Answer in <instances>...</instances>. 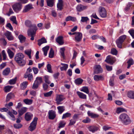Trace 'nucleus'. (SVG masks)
<instances>
[{"instance_id":"obj_1","label":"nucleus","mask_w":134,"mask_h":134,"mask_svg":"<svg viewBox=\"0 0 134 134\" xmlns=\"http://www.w3.org/2000/svg\"><path fill=\"white\" fill-rule=\"evenodd\" d=\"M119 118L120 120L124 124L128 125L131 122L129 117L125 113L121 114L119 117Z\"/></svg>"},{"instance_id":"obj_2","label":"nucleus","mask_w":134,"mask_h":134,"mask_svg":"<svg viewBox=\"0 0 134 134\" xmlns=\"http://www.w3.org/2000/svg\"><path fill=\"white\" fill-rule=\"evenodd\" d=\"M126 37V35H123L120 37L118 39L116 40V42L118 47L119 48H122V43Z\"/></svg>"},{"instance_id":"obj_3","label":"nucleus","mask_w":134,"mask_h":134,"mask_svg":"<svg viewBox=\"0 0 134 134\" xmlns=\"http://www.w3.org/2000/svg\"><path fill=\"white\" fill-rule=\"evenodd\" d=\"M22 4L20 2H17L14 4L12 6L14 11L16 13H18L22 9Z\"/></svg>"},{"instance_id":"obj_4","label":"nucleus","mask_w":134,"mask_h":134,"mask_svg":"<svg viewBox=\"0 0 134 134\" xmlns=\"http://www.w3.org/2000/svg\"><path fill=\"white\" fill-rule=\"evenodd\" d=\"M116 61L115 57L110 55L108 56L105 60V62L111 65H113Z\"/></svg>"},{"instance_id":"obj_5","label":"nucleus","mask_w":134,"mask_h":134,"mask_svg":"<svg viewBox=\"0 0 134 134\" xmlns=\"http://www.w3.org/2000/svg\"><path fill=\"white\" fill-rule=\"evenodd\" d=\"M37 30V29L35 30H32L31 29H29L27 31L28 35L29 37H31L30 39L32 41H33L34 40V37L35 36Z\"/></svg>"},{"instance_id":"obj_6","label":"nucleus","mask_w":134,"mask_h":134,"mask_svg":"<svg viewBox=\"0 0 134 134\" xmlns=\"http://www.w3.org/2000/svg\"><path fill=\"white\" fill-rule=\"evenodd\" d=\"M38 118L35 117L34 118L32 122L31 123L30 126L29 127V130L31 131H32L36 128L37 124V122Z\"/></svg>"},{"instance_id":"obj_7","label":"nucleus","mask_w":134,"mask_h":134,"mask_svg":"<svg viewBox=\"0 0 134 134\" xmlns=\"http://www.w3.org/2000/svg\"><path fill=\"white\" fill-rule=\"evenodd\" d=\"M25 24L27 27H29V29L35 30L37 29V27L35 25H32L31 22L29 20H26L25 22Z\"/></svg>"},{"instance_id":"obj_8","label":"nucleus","mask_w":134,"mask_h":134,"mask_svg":"<svg viewBox=\"0 0 134 134\" xmlns=\"http://www.w3.org/2000/svg\"><path fill=\"white\" fill-rule=\"evenodd\" d=\"M99 13L100 16L102 18H105L107 16V12L105 9L102 7L99 8Z\"/></svg>"},{"instance_id":"obj_9","label":"nucleus","mask_w":134,"mask_h":134,"mask_svg":"<svg viewBox=\"0 0 134 134\" xmlns=\"http://www.w3.org/2000/svg\"><path fill=\"white\" fill-rule=\"evenodd\" d=\"M102 69L99 65H95L94 67V72L96 74H98L101 73Z\"/></svg>"},{"instance_id":"obj_10","label":"nucleus","mask_w":134,"mask_h":134,"mask_svg":"<svg viewBox=\"0 0 134 134\" xmlns=\"http://www.w3.org/2000/svg\"><path fill=\"white\" fill-rule=\"evenodd\" d=\"M24 57V54L21 53H18L15 55L14 57V60L16 62L20 61L23 59Z\"/></svg>"},{"instance_id":"obj_11","label":"nucleus","mask_w":134,"mask_h":134,"mask_svg":"<svg viewBox=\"0 0 134 134\" xmlns=\"http://www.w3.org/2000/svg\"><path fill=\"white\" fill-rule=\"evenodd\" d=\"M48 114L49 118L51 120L54 119L56 116L55 112L53 110H49L48 112Z\"/></svg>"},{"instance_id":"obj_12","label":"nucleus","mask_w":134,"mask_h":134,"mask_svg":"<svg viewBox=\"0 0 134 134\" xmlns=\"http://www.w3.org/2000/svg\"><path fill=\"white\" fill-rule=\"evenodd\" d=\"M33 8V5L32 4H29L25 6L23 12V13L27 12Z\"/></svg>"},{"instance_id":"obj_13","label":"nucleus","mask_w":134,"mask_h":134,"mask_svg":"<svg viewBox=\"0 0 134 134\" xmlns=\"http://www.w3.org/2000/svg\"><path fill=\"white\" fill-rule=\"evenodd\" d=\"M4 34L8 40L11 41L13 40L14 38L10 32L7 31L4 33Z\"/></svg>"},{"instance_id":"obj_14","label":"nucleus","mask_w":134,"mask_h":134,"mask_svg":"<svg viewBox=\"0 0 134 134\" xmlns=\"http://www.w3.org/2000/svg\"><path fill=\"white\" fill-rule=\"evenodd\" d=\"M82 38V34L81 32H77L75 36V39L76 41L79 42L80 41Z\"/></svg>"},{"instance_id":"obj_15","label":"nucleus","mask_w":134,"mask_h":134,"mask_svg":"<svg viewBox=\"0 0 134 134\" xmlns=\"http://www.w3.org/2000/svg\"><path fill=\"white\" fill-rule=\"evenodd\" d=\"M33 115L30 112H27L25 114V118L26 120L29 121L31 120L32 117Z\"/></svg>"},{"instance_id":"obj_16","label":"nucleus","mask_w":134,"mask_h":134,"mask_svg":"<svg viewBox=\"0 0 134 134\" xmlns=\"http://www.w3.org/2000/svg\"><path fill=\"white\" fill-rule=\"evenodd\" d=\"M27 108L24 107L22 108L20 110H19L18 111L19 117H20V116L27 111Z\"/></svg>"},{"instance_id":"obj_17","label":"nucleus","mask_w":134,"mask_h":134,"mask_svg":"<svg viewBox=\"0 0 134 134\" xmlns=\"http://www.w3.org/2000/svg\"><path fill=\"white\" fill-rule=\"evenodd\" d=\"M64 98L63 96L62 95H57L56 98V101L58 105H59L60 104V102L63 101Z\"/></svg>"},{"instance_id":"obj_18","label":"nucleus","mask_w":134,"mask_h":134,"mask_svg":"<svg viewBox=\"0 0 134 134\" xmlns=\"http://www.w3.org/2000/svg\"><path fill=\"white\" fill-rule=\"evenodd\" d=\"M56 42L60 45H62L64 44V42L63 40V37L62 36H59L56 39Z\"/></svg>"},{"instance_id":"obj_19","label":"nucleus","mask_w":134,"mask_h":134,"mask_svg":"<svg viewBox=\"0 0 134 134\" xmlns=\"http://www.w3.org/2000/svg\"><path fill=\"white\" fill-rule=\"evenodd\" d=\"M87 6L79 4L77 6L76 8L77 11L81 12L84 9H86L87 8Z\"/></svg>"},{"instance_id":"obj_20","label":"nucleus","mask_w":134,"mask_h":134,"mask_svg":"<svg viewBox=\"0 0 134 134\" xmlns=\"http://www.w3.org/2000/svg\"><path fill=\"white\" fill-rule=\"evenodd\" d=\"M63 1L62 0H59L57 4L58 9L61 10L63 9Z\"/></svg>"},{"instance_id":"obj_21","label":"nucleus","mask_w":134,"mask_h":134,"mask_svg":"<svg viewBox=\"0 0 134 134\" xmlns=\"http://www.w3.org/2000/svg\"><path fill=\"white\" fill-rule=\"evenodd\" d=\"M87 114L89 116H91L92 118H95L99 116V115L97 114L91 113L90 111L87 112Z\"/></svg>"},{"instance_id":"obj_22","label":"nucleus","mask_w":134,"mask_h":134,"mask_svg":"<svg viewBox=\"0 0 134 134\" xmlns=\"http://www.w3.org/2000/svg\"><path fill=\"white\" fill-rule=\"evenodd\" d=\"M37 41L38 42V44L39 46H40L43 43H46L47 42L46 39L44 37H42L41 39L38 40Z\"/></svg>"},{"instance_id":"obj_23","label":"nucleus","mask_w":134,"mask_h":134,"mask_svg":"<svg viewBox=\"0 0 134 134\" xmlns=\"http://www.w3.org/2000/svg\"><path fill=\"white\" fill-rule=\"evenodd\" d=\"M76 20V19L75 17H72L71 16H69L67 17L65 19V21H75Z\"/></svg>"},{"instance_id":"obj_24","label":"nucleus","mask_w":134,"mask_h":134,"mask_svg":"<svg viewBox=\"0 0 134 134\" xmlns=\"http://www.w3.org/2000/svg\"><path fill=\"white\" fill-rule=\"evenodd\" d=\"M14 97V96L12 93H10L8 94L6 97V101L7 102L9 101V100Z\"/></svg>"},{"instance_id":"obj_25","label":"nucleus","mask_w":134,"mask_h":134,"mask_svg":"<svg viewBox=\"0 0 134 134\" xmlns=\"http://www.w3.org/2000/svg\"><path fill=\"white\" fill-rule=\"evenodd\" d=\"M127 63L128 64V66L127 68L128 69H129L130 68L131 65L133 64L134 61L132 58H131L127 61Z\"/></svg>"},{"instance_id":"obj_26","label":"nucleus","mask_w":134,"mask_h":134,"mask_svg":"<svg viewBox=\"0 0 134 134\" xmlns=\"http://www.w3.org/2000/svg\"><path fill=\"white\" fill-rule=\"evenodd\" d=\"M77 93L80 98L82 99H86V95L82 93L79 92H77Z\"/></svg>"},{"instance_id":"obj_27","label":"nucleus","mask_w":134,"mask_h":134,"mask_svg":"<svg viewBox=\"0 0 134 134\" xmlns=\"http://www.w3.org/2000/svg\"><path fill=\"white\" fill-rule=\"evenodd\" d=\"M57 108L58 110V113L60 114H61L65 110V107L64 106H59L57 107Z\"/></svg>"},{"instance_id":"obj_28","label":"nucleus","mask_w":134,"mask_h":134,"mask_svg":"<svg viewBox=\"0 0 134 134\" xmlns=\"http://www.w3.org/2000/svg\"><path fill=\"white\" fill-rule=\"evenodd\" d=\"M88 129L90 131L94 132L97 130L98 128L95 126H90L88 128Z\"/></svg>"},{"instance_id":"obj_29","label":"nucleus","mask_w":134,"mask_h":134,"mask_svg":"<svg viewBox=\"0 0 134 134\" xmlns=\"http://www.w3.org/2000/svg\"><path fill=\"white\" fill-rule=\"evenodd\" d=\"M61 64L62 66L60 67V69L61 71L63 70L66 71L68 67V64L61 63Z\"/></svg>"},{"instance_id":"obj_30","label":"nucleus","mask_w":134,"mask_h":134,"mask_svg":"<svg viewBox=\"0 0 134 134\" xmlns=\"http://www.w3.org/2000/svg\"><path fill=\"white\" fill-rule=\"evenodd\" d=\"M20 66H23L26 63V60L23 59L16 62Z\"/></svg>"},{"instance_id":"obj_31","label":"nucleus","mask_w":134,"mask_h":134,"mask_svg":"<svg viewBox=\"0 0 134 134\" xmlns=\"http://www.w3.org/2000/svg\"><path fill=\"white\" fill-rule=\"evenodd\" d=\"M24 77L25 78L28 77V80L30 81L32 80L33 79V76L32 74H25Z\"/></svg>"},{"instance_id":"obj_32","label":"nucleus","mask_w":134,"mask_h":134,"mask_svg":"<svg viewBox=\"0 0 134 134\" xmlns=\"http://www.w3.org/2000/svg\"><path fill=\"white\" fill-rule=\"evenodd\" d=\"M28 84V82L27 81H24L20 85V87L22 90H24L25 89Z\"/></svg>"},{"instance_id":"obj_33","label":"nucleus","mask_w":134,"mask_h":134,"mask_svg":"<svg viewBox=\"0 0 134 134\" xmlns=\"http://www.w3.org/2000/svg\"><path fill=\"white\" fill-rule=\"evenodd\" d=\"M18 38L21 43L24 42L25 41L26 39V37L21 35H19Z\"/></svg>"},{"instance_id":"obj_34","label":"nucleus","mask_w":134,"mask_h":134,"mask_svg":"<svg viewBox=\"0 0 134 134\" xmlns=\"http://www.w3.org/2000/svg\"><path fill=\"white\" fill-rule=\"evenodd\" d=\"M83 81V80L79 78L75 80V82L76 85H79L82 83Z\"/></svg>"},{"instance_id":"obj_35","label":"nucleus","mask_w":134,"mask_h":134,"mask_svg":"<svg viewBox=\"0 0 134 134\" xmlns=\"http://www.w3.org/2000/svg\"><path fill=\"white\" fill-rule=\"evenodd\" d=\"M23 102L26 104L30 105L32 103L33 100L31 99H26L24 100Z\"/></svg>"},{"instance_id":"obj_36","label":"nucleus","mask_w":134,"mask_h":134,"mask_svg":"<svg viewBox=\"0 0 134 134\" xmlns=\"http://www.w3.org/2000/svg\"><path fill=\"white\" fill-rule=\"evenodd\" d=\"M81 91L87 94L89 93V91L88 87L87 86L83 87L81 90Z\"/></svg>"},{"instance_id":"obj_37","label":"nucleus","mask_w":134,"mask_h":134,"mask_svg":"<svg viewBox=\"0 0 134 134\" xmlns=\"http://www.w3.org/2000/svg\"><path fill=\"white\" fill-rule=\"evenodd\" d=\"M49 46H46L42 48V50L44 53V55L45 56L47 55V52L49 49Z\"/></svg>"},{"instance_id":"obj_38","label":"nucleus","mask_w":134,"mask_h":134,"mask_svg":"<svg viewBox=\"0 0 134 134\" xmlns=\"http://www.w3.org/2000/svg\"><path fill=\"white\" fill-rule=\"evenodd\" d=\"M10 72V69L9 68L5 69L3 71V74L4 75H7Z\"/></svg>"},{"instance_id":"obj_39","label":"nucleus","mask_w":134,"mask_h":134,"mask_svg":"<svg viewBox=\"0 0 134 134\" xmlns=\"http://www.w3.org/2000/svg\"><path fill=\"white\" fill-rule=\"evenodd\" d=\"M35 82L39 85L42 82V78L41 77H37Z\"/></svg>"},{"instance_id":"obj_40","label":"nucleus","mask_w":134,"mask_h":134,"mask_svg":"<svg viewBox=\"0 0 134 134\" xmlns=\"http://www.w3.org/2000/svg\"><path fill=\"white\" fill-rule=\"evenodd\" d=\"M94 80L96 81H98L99 80L103 79V78L102 76L96 75L94 76Z\"/></svg>"},{"instance_id":"obj_41","label":"nucleus","mask_w":134,"mask_h":134,"mask_svg":"<svg viewBox=\"0 0 134 134\" xmlns=\"http://www.w3.org/2000/svg\"><path fill=\"white\" fill-rule=\"evenodd\" d=\"M126 111V110L124 108H122L120 107L118 108L117 109L116 112L118 114H119L121 112Z\"/></svg>"},{"instance_id":"obj_42","label":"nucleus","mask_w":134,"mask_h":134,"mask_svg":"<svg viewBox=\"0 0 134 134\" xmlns=\"http://www.w3.org/2000/svg\"><path fill=\"white\" fill-rule=\"evenodd\" d=\"M47 1L48 6L51 7L53 6L54 4L53 0H47Z\"/></svg>"},{"instance_id":"obj_43","label":"nucleus","mask_w":134,"mask_h":134,"mask_svg":"<svg viewBox=\"0 0 134 134\" xmlns=\"http://www.w3.org/2000/svg\"><path fill=\"white\" fill-rule=\"evenodd\" d=\"M7 52L10 58H12L14 56V53L10 49H9L8 50Z\"/></svg>"},{"instance_id":"obj_44","label":"nucleus","mask_w":134,"mask_h":134,"mask_svg":"<svg viewBox=\"0 0 134 134\" xmlns=\"http://www.w3.org/2000/svg\"><path fill=\"white\" fill-rule=\"evenodd\" d=\"M71 114L69 113H66L64 114L62 117V119H63L66 118H68L71 117Z\"/></svg>"},{"instance_id":"obj_45","label":"nucleus","mask_w":134,"mask_h":134,"mask_svg":"<svg viewBox=\"0 0 134 134\" xmlns=\"http://www.w3.org/2000/svg\"><path fill=\"white\" fill-rule=\"evenodd\" d=\"M133 91H130L128 92L127 93V96L130 98L132 99V98H133V97L134 93Z\"/></svg>"},{"instance_id":"obj_46","label":"nucleus","mask_w":134,"mask_h":134,"mask_svg":"<svg viewBox=\"0 0 134 134\" xmlns=\"http://www.w3.org/2000/svg\"><path fill=\"white\" fill-rule=\"evenodd\" d=\"M54 55V51L52 49V48H51L49 51V57L50 58H52L53 57Z\"/></svg>"},{"instance_id":"obj_47","label":"nucleus","mask_w":134,"mask_h":134,"mask_svg":"<svg viewBox=\"0 0 134 134\" xmlns=\"http://www.w3.org/2000/svg\"><path fill=\"white\" fill-rule=\"evenodd\" d=\"M10 20L12 21L13 23L16 25L18 24L16 20V17L15 16H12L10 18Z\"/></svg>"},{"instance_id":"obj_48","label":"nucleus","mask_w":134,"mask_h":134,"mask_svg":"<svg viewBox=\"0 0 134 134\" xmlns=\"http://www.w3.org/2000/svg\"><path fill=\"white\" fill-rule=\"evenodd\" d=\"M52 91H51L48 92L44 93V96L45 97H50L52 94Z\"/></svg>"},{"instance_id":"obj_49","label":"nucleus","mask_w":134,"mask_h":134,"mask_svg":"<svg viewBox=\"0 0 134 134\" xmlns=\"http://www.w3.org/2000/svg\"><path fill=\"white\" fill-rule=\"evenodd\" d=\"M111 53L112 54L116 55L117 54L118 51L115 48H113L111 50Z\"/></svg>"},{"instance_id":"obj_50","label":"nucleus","mask_w":134,"mask_h":134,"mask_svg":"<svg viewBox=\"0 0 134 134\" xmlns=\"http://www.w3.org/2000/svg\"><path fill=\"white\" fill-rule=\"evenodd\" d=\"M12 87V86H5V92H9Z\"/></svg>"},{"instance_id":"obj_51","label":"nucleus","mask_w":134,"mask_h":134,"mask_svg":"<svg viewBox=\"0 0 134 134\" xmlns=\"http://www.w3.org/2000/svg\"><path fill=\"white\" fill-rule=\"evenodd\" d=\"M65 49L64 48H62L60 49V53H61V55L63 57V58H65L64 51Z\"/></svg>"},{"instance_id":"obj_52","label":"nucleus","mask_w":134,"mask_h":134,"mask_svg":"<svg viewBox=\"0 0 134 134\" xmlns=\"http://www.w3.org/2000/svg\"><path fill=\"white\" fill-rule=\"evenodd\" d=\"M65 123L64 121H61L59 123L58 128L60 129L64 127L65 126Z\"/></svg>"},{"instance_id":"obj_53","label":"nucleus","mask_w":134,"mask_h":134,"mask_svg":"<svg viewBox=\"0 0 134 134\" xmlns=\"http://www.w3.org/2000/svg\"><path fill=\"white\" fill-rule=\"evenodd\" d=\"M91 119L88 117H86L85 119L82 120V122L84 123H88L90 122Z\"/></svg>"},{"instance_id":"obj_54","label":"nucleus","mask_w":134,"mask_h":134,"mask_svg":"<svg viewBox=\"0 0 134 134\" xmlns=\"http://www.w3.org/2000/svg\"><path fill=\"white\" fill-rule=\"evenodd\" d=\"M44 80L48 84H49L51 82L49 80V77L48 76H44Z\"/></svg>"},{"instance_id":"obj_55","label":"nucleus","mask_w":134,"mask_h":134,"mask_svg":"<svg viewBox=\"0 0 134 134\" xmlns=\"http://www.w3.org/2000/svg\"><path fill=\"white\" fill-rule=\"evenodd\" d=\"M39 85V84L35 82L32 87V88L34 90L37 88L38 87Z\"/></svg>"},{"instance_id":"obj_56","label":"nucleus","mask_w":134,"mask_h":134,"mask_svg":"<svg viewBox=\"0 0 134 134\" xmlns=\"http://www.w3.org/2000/svg\"><path fill=\"white\" fill-rule=\"evenodd\" d=\"M47 68L48 71L50 73H52V71L51 69V65L50 64H48L47 65Z\"/></svg>"},{"instance_id":"obj_57","label":"nucleus","mask_w":134,"mask_h":134,"mask_svg":"<svg viewBox=\"0 0 134 134\" xmlns=\"http://www.w3.org/2000/svg\"><path fill=\"white\" fill-rule=\"evenodd\" d=\"M89 19L87 17L82 16L81 17V21L82 22H84L87 21Z\"/></svg>"},{"instance_id":"obj_58","label":"nucleus","mask_w":134,"mask_h":134,"mask_svg":"<svg viewBox=\"0 0 134 134\" xmlns=\"http://www.w3.org/2000/svg\"><path fill=\"white\" fill-rule=\"evenodd\" d=\"M16 81V78L14 79L10 80L9 81V84L10 85H13L14 84Z\"/></svg>"},{"instance_id":"obj_59","label":"nucleus","mask_w":134,"mask_h":134,"mask_svg":"<svg viewBox=\"0 0 134 134\" xmlns=\"http://www.w3.org/2000/svg\"><path fill=\"white\" fill-rule=\"evenodd\" d=\"M132 4L131 3H129L127 5V7L124 8V10L125 11H128L130 9V7L131 6Z\"/></svg>"},{"instance_id":"obj_60","label":"nucleus","mask_w":134,"mask_h":134,"mask_svg":"<svg viewBox=\"0 0 134 134\" xmlns=\"http://www.w3.org/2000/svg\"><path fill=\"white\" fill-rule=\"evenodd\" d=\"M129 32L132 37L133 38H134V30L133 29L130 30L129 31Z\"/></svg>"},{"instance_id":"obj_61","label":"nucleus","mask_w":134,"mask_h":134,"mask_svg":"<svg viewBox=\"0 0 134 134\" xmlns=\"http://www.w3.org/2000/svg\"><path fill=\"white\" fill-rule=\"evenodd\" d=\"M14 126L16 129H19L21 127L22 125L20 124H14Z\"/></svg>"},{"instance_id":"obj_62","label":"nucleus","mask_w":134,"mask_h":134,"mask_svg":"<svg viewBox=\"0 0 134 134\" xmlns=\"http://www.w3.org/2000/svg\"><path fill=\"white\" fill-rule=\"evenodd\" d=\"M105 67L107 71H110L112 69V67L111 66H110L107 65H105Z\"/></svg>"},{"instance_id":"obj_63","label":"nucleus","mask_w":134,"mask_h":134,"mask_svg":"<svg viewBox=\"0 0 134 134\" xmlns=\"http://www.w3.org/2000/svg\"><path fill=\"white\" fill-rule=\"evenodd\" d=\"M2 53L3 58V60H5L6 59V56L5 53L4 51V50L2 51Z\"/></svg>"},{"instance_id":"obj_64","label":"nucleus","mask_w":134,"mask_h":134,"mask_svg":"<svg viewBox=\"0 0 134 134\" xmlns=\"http://www.w3.org/2000/svg\"><path fill=\"white\" fill-rule=\"evenodd\" d=\"M32 70L35 74H37L38 73V70L37 68L33 67L32 68Z\"/></svg>"}]
</instances>
